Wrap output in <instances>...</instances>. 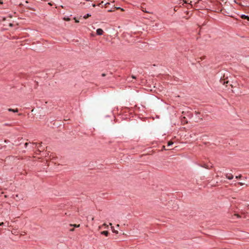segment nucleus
<instances>
[{"mask_svg":"<svg viewBox=\"0 0 249 249\" xmlns=\"http://www.w3.org/2000/svg\"><path fill=\"white\" fill-rule=\"evenodd\" d=\"M3 2L2 0H0V4H2Z\"/></svg>","mask_w":249,"mask_h":249,"instance_id":"a878e982","label":"nucleus"},{"mask_svg":"<svg viewBox=\"0 0 249 249\" xmlns=\"http://www.w3.org/2000/svg\"><path fill=\"white\" fill-rule=\"evenodd\" d=\"M28 143L26 142V143H25V147H26L27 146V145H28Z\"/></svg>","mask_w":249,"mask_h":249,"instance_id":"412c9836","label":"nucleus"},{"mask_svg":"<svg viewBox=\"0 0 249 249\" xmlns=\"http://www.w3.org/2000/svg\"><path fill=\"white\" fill-rule=\"evenodd\" d=\"M70 226H73L74 227H80V224H78V225H76V224H74V225H72V224H70Z\"/></svg>","mask_w":249,"mask_h":249,"instance_id":"9d476101","label":"nucleus"},{"mask_svg":"<svg viewBox=\"0 0 249 249\" xmlns=\"http://www.w3.org/2000/svg\"><path fill=\"white\" fill-rule=\"evenodd\" d=\"M5 125H7V126L9 125V124H5Z\"/></svg>","mask_w":249,"mask_h":249,"instance_id":"c756f323","label":"nucleus"},{"mask_svg":"<svg viewBox=\"0 0 249 249\" xmlns=\"http://www.w3.org/2000/svg\"><path fill=\"white\" fill-rule=\"evenodd\" d=\"M92 6L93 7H95L96 6V4H92Z\"/></svg>","mask_w":249,"mask_h":249,"instance_id":"b1692460","label":"nucleus"},{"mask_svg":"<svg viewBox=\"0 0 249 249\" xmlns=\"http://www.w3.org/2000/svg\"><path fill=\"white\" fill-rule=\"evenodd\" d=\"M3 224H4V223H3V222H0V226L3 225Z\"/></svg>","mask_w":249,"mask_h":249,"instance_id":"5701e85b","label":"nucleus"},{"mask_svg":"<svg viewBox=\"0 0 249 249\" xmlns=\"http://www.w3.org/2000/svg\"><path fill=\"white\" fill-rule=\"evenodd\" d=\"M233 216H236L237 218H240L241 216L239 215L238 214H234Z\"/></svg>","mask_w":249,"mask_h":249,"instance_id":"ddd939ff","label":"nucleus"},{"mask_svg":"<svg viewBox=\"0 0 249 249\" xmlns=\"http://www.w3.org/2000/svg\"><path fill=\"white\" fill-rule=\"evenodd\" d=\"M8 110L9 111L13 112L15 113L18 112V108H16V109L9 108Z\"/></svg>","mask_w":249,"mask_h":249,"instance_id":"0eeeda50","label":"nucleus"},{"mask_svg":"<svg viewBox=\"0 0 249 249\" xmlns=\"http://www.w3.org/2000/svg\"><path fill=\"white\" fill-rule=\"evenodd\" d=\"M75 22H79V21H78V20H75Z\"/></svg>","mask_w":249,"mask_h":249,"instance_id":"7c9ffc66","label":"nucleus"},{"mask_svg":"<svg viewBox=\"0 0 249 249\" xmlns=\"http://www.w3.org/2000/svg\"><path fill=\"white\" fill-rule=\"evenodd\" d=\"M241 177H242V175H239V176H236V177H235V178H240Z\"/></svg>","mask_w":249,"mask_h":249,"instance_id":"2eb2a0df","label":"nucleus"},{"mask_svg":"<svg viewBox=\"0 0 249 249\" xmlns=\"http://www.w3.org/2000/svg\"><path fill=\"white\" fill-rule=\"evenodd\" d=\"M238 184H239L240 185L242 186V185H244V183H242V182H238Z\"/></svg>","mask_w":249,"mask_h":249,"instance_id":"f3484780","label":"nucleus"},{"mask_svg":"<svg viewBox=\"0 0 249 249\" xmlns=\"http://www.w3.org/2000/svg\"><path fill=\"white\" fill-rule=\"evenodd\" d=\"M190 3L192 5L194 4L196 8L197 9H206L208 5L207 0H197L196 1L195 0H191Z\"/></svg>","mask_w":249,"mask_h":249,"instance_id":"f257e3e1","label":"nucleus"},{"mask_svg":"<svg viewBox=\"0 0 249 249\" xmlns=\"http://www.w3.org/2000/svg\"><path fill=\"white\" fill-rule=\"evenodd\" d=\"M226 177L228 179L231 180L233 178V176L231 174H227L226 175Z\"/></svg>","mask_w":249,"mask_h":249,"instance_id":"20e7f679","label":"nucleus"},{"mask_svg":"<svg viewBox=\"0 0 249 249\" xmlns=\"http://www.w3.org/2000/svg\"><path fill=\"white\" fill-rule=\"evenodd\" d=\"M225 74H224V76L223 77H221L220 82L221 84L223 85H226V86L227 87L228 86L226 85L229 83V81L227 80L228 79V76H227L226 78L225 77Z\"/></svg>","mask_w":249,"mask_h":249,"instance_id":"f03ea898","label":"nucleus"},{"mask_svg":"<svg viewBox=\"0 0 249 249\" xmlns=\"http://www.w3.org/2000/svg\"><path fill=\"white\" fill-rule=\"evenodd\" d=\"M89 17H90V15H89V14H87V15H86L85 16H84V18L86 19L88 18H89Z\"/></svg>","mask_w":249,"mask_h":249,"instance_id":"9b49d317","label":"nucleus"},{"mask_svg":"<svg viewBox=\"0 0 249 249\" xmlns=\"http://www.w3.org/2000/svg\"><path fill=\"white\" fill-rule=\"evenodd\" d=\"M241 18H242V19H246L248 20H249V16H247V15H242L241 16Z\"/></svg>","mask_w":249,"mask_h":249,"instance_id":"423d86ee","label":"nucleus"},{"mask_svg":"<svg viewBox=\"0 0 249 249\" xmlns=\"http://www.w3.org/2000/svg\"><path fill=\"white\" fill-rule=\"evenodd\" d=\"M103 33H104V31L102 29L99 28V29H97V30H96V34L98 35H100V36L102 35L103 34Z\"/></svg>","mask_w":249,"mask_h":249,"instance_id":"7ed1b4c3","label":"nucleus"},{"mask_svg":"<svg viewBox=\"0 0 249 249\" xmlns=\"http://www.w3.org/2000/svg\"><path fill=\"white\" fill-rule=\"evenodd\" d=\"M181 123L183 124H186L188 123L187 120L185 117L181 118Z\"/></svg>","mask_w":249,"mask_h":249,"instance_id":"39448f33","label":"nucleus"},{"mask_svg":"<svg viewBox=\"0 0 249 249\" xmlns=\"http://www.w3.org/2000/svg\"><path fill=\"white\" fill-rule=\"evenodd\" d=\"M162 147H163V149H165V146H162Z\"/></svg>","mask_w":249,"mask_h":249,"instance_id":"2f4dec72","label":"nucleus"},{"mask_svg":"<svg viewBox=\"0 0 249 249\" xmlns=\"http://www.w3.org/2000/svg\"><path fill=\"white\" fill-rule=\"evenodd\" d=\"M205 56H203V57H200V59L201 60H202V59H205Z\"/></svg>","mask_w":249,"mask_h":249,"instance_id":"4be33fe9","label":"nucleus"},{"mask_svg":"<svg viewBox=\"0 0 249 249\" xmlns=\"http://www.w3.org/2000/svg\"><path fill=\"white\" fill-rule=\"evenodd\" d=\"M107 4H109V3L108 2H107V3H105V5H106H106H107Z\"/></svg>","mask_w":249,"mask_h":249,"instance_id":"cd10ccee","label":"nucleus"},{"mask_svg":"<svg viewBox=\"0 0 249 249\" xmlns=\"http://www.w3.org/2000/svg\"><path fill=\"white\" fill-rule=\"evenodd\" d=\"M103 3V1H102L101 3H100L98 5L100 6L102 3Z\"/></svg>","mask_w":249,"mask_h":249,"instance_id":"aec40b11","label":"nucleus"},{"mask_svg":"<svg viewBox=\"0 0 249 249\" xmlns=\"http://www.w3.org/2000/svg\"><path fill=\"white\" fill-rule=\"evenodd\" d=\"M102 76H103V77H104V76H106V74H105V73H103V74H102Z\"/></svg>","mask_w":249,"mask_h":249,"instance_id":"393cba45","label":"nucleus"},{"mask_svg":"<svg viewBox=\"0 0 249 249\" xmlns=\"http://www.w3.org/2000/svg\"><path fill=\"white\" fill-rule=\"evenodd\" d=\"M113 232H115L116 233H118V232L117 231H115V230L113 231Z\"/></svg>","mask_w":249,"mask_h":249,"instance_id":"6ab92c4d","label":"nucleus"},{"mask_svg":"<svg viewBox=\"0 0 249 249\" xmlns=\"http://www.w3.org/2000/svg\"><path fill=\"white\" fill-rule=\"evenodd\" d=\"M70 231H74V229H71V230H70Z\"/></svg>","mask_w":249,"mask_h":249,"instance_id":"bb28decb","label":"nucleus"},{"mask_svg":"<svg viewBox=\"0 0 249 249\" xmlns=\"http://www.w3.org/2000/svg\"><path fill=\"white\" fill-rule=\"evenodd\" d=\"M64 20H67V21H69L70 20V18H64Z\"/></svg>","mask_w":249,"mask_h":249,"instance_id":"dca6fc26","label":"nucleus"},{"mask_svg":"<svg viewBox=\"0 0 249 249\" xmlns=\"http://www.w3.org/2000/svg\"><path fill=\"white\" fill-rule=\"evenodd\" d=\"M115 7H114V8H112V9H109V10H107V12H114V11H115Z\"/></svg>","mask_w":249,"mask_h":249,"instance_id":"1a4fd4ad","label":"nucleus"},{"mask_svg":"<svg viewBox=\"0 0 249 249\" xmlns=\"http://www.w3.org/2000/svg\"><path fill=\"white\" fill-rule=\"evenodd\" d=\"M115 7V10L116 9H120L121 11H124V9L121 8V7Z\"/></svg>","mask_w":249,"mask_h":249,"instance_id":"4468645a","label":"nucleus"},{"mask_svg":"<svg viewBox=\"0 0 249 249\" xmlns=\"http://www.w3.org/2000/svg\"><path fill=\"white\" fill-rule=\"evenodd\" d=\"M173 144V142L172 141H169L168 142L167 145L168 146H171Z\"/></svg>","mask_w":249,"mask_h":249,"instance_id":"f8f14e48","label":"nucleus"},{"mask_svg":"<svg viewBox=\"0 0 249 249\" xmlns=\"http://www.w3.org/2000/svg\"><path fill=\"white\" fill-rule=\"evenodd\" d=\"M132 77L133 78H134V79H135V78H136V77H135V76H133V75H132Z\"/></svg>","mask_w":249,"mask_h":249,"instance_id":"c85d7f7f","label":"nucleus"},{"mask_svg":"<svg viewBox=\"0 0 249 249\" xmlns=\"http://www.w3.org/2000/svg\"><path fill=\"white\" fill-rule=\"evenodd\" d=\"M101 234L105 235L106 236H107L109 234V232L107 231H103L101 232Z\"/></svg>","mask_w":249,"mask_h":249,"instance_id":"6e6552de","label":"nucleus"},{"mask_svg":"<svg viewBox=\"0 0 249 249\" xmlns=\"http://www.w3.org/2000/svg\"><path fill=\"white\" fill-rule=\"evenodd\" d=\"M202 167L205 168H208V166L206 164H204V165H203Z\"/></svg>","mask_w":249,"mask_h":249,"instance_id":"a211bd4d","label":"nucleus"}]
</instances>
